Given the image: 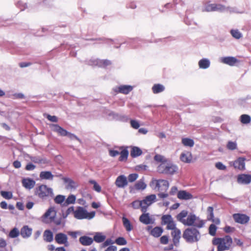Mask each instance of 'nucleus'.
<instances>
[{
    "mask_svg": "<svg viewBox=\"0 0 251 251\" xmlns=\"http://www.w3.org/2000/svg\"><path fill=\"white\" fill-rule=\"evenodd\" d=\"M154 160L160 164L157 166L158 172L167 175H173L178 171L177 166L169 162L164 156L160 154H156Z\"/></svg>",
    "mask_w": 251,
    "mask_h": 251,
    "instance_id": "1",
    "label": "nucleus"
},
{
    "mask_svg": "<svg viewBox=\"0 0 251 251\" xmlns=\"http://www.w3.org/2000/svg\"><path fill=\"white\" fill-rule=\"evenodd\" d=\"M176 218L183 225L188 226H194L200 228L202 227L204 224V222L195 215L190 213L188 215V212L186 210H183L179 213Z\"/></svg>",
    "mask_w": 251,
    "mask_h": 251,
    "instance_id": "2",
    "label": "nucleus"
},
{
    "mask_svg": "<svg viewBox=\"0 0 251 251\" xmlns=\"http://www.w3.org/2000/svg\"><path fill=\"white\" fill-rule=\"evenodd\" d=\"M213 244L218 246L217 251L228 250L232 244V239L229 236H226L223 238H217L213 240Z\"/></svg>",
    "mask_w": 251,
    "mask_h": 251,
    "instance_id": "3",
    "label": "nucleus"
},
{
    "mask_svg": "<svg viewBox=\"0 0 251 251\" xmlns=\"http://www.w3.org/2000/svg\"><path fill=\"white\" fill-rule=\"evenodd\" d=\"M151 187L158 191H167L169 186V182L164 179H152L150 183Z\"/></svg>",
    "mask_w": 251,
    "mask_h": 251,
    "instance_id": "4",
    "label": "nucleus"
},
{
    "mask_svg": "<svg viewBox=\"0 0 251 251\" xmlns=\"http://www.w3.org/2000/svg\"><path fill=\"white\" fill-rule=\"evenodd\" d=\"M183 237L188 242H195L199 240L200 235L196 229L188 228L185 230Z\"/></svg>",
    "mask_w": 251,
    "mask_h": 251,
    "instance_id": "5",
    "label": "nucleus"
},
{
    "mask_svg": "<svg viewBox=\"0 0 251 251\" xmlns=\"http://www.w3.org/2000/svg\"><path fill=\"white\" fill-rule=\"evenodd\" d=\"M95 216V212H88L82 207H78L74 211V217L77 219H91Z\"/></svg>",
    "mask_w": 251,
    "mask_h": 251,
    "instance_id": "6",
    "label": "nucleus"
},
{
    "mask_svg": "<svg viewBox=\"0 0 251 251\" xmlns=\"http://www.w3.org/2000/svg\"><path fill=\"white\" fill-rule=\"evenodd\" d=\"M56 212L54 207H50L41 217V221L45 224H50L54 221Z\"/></svg>",
    "mask_w": 251,
    "mask_h": 251,
    "instance_id": "7",
    "label": "nucleus"
},
{
    "mask_svg": "<svg viewBox=\"0 0 251 251\" xmlns=\"http://www.w3.org/2000/svg\"><path fill=\"white\" fill-rule=\"evenodd\" d=\"M202 11L206 12H211L214 11H229L230 12H235L234 9L233 8H226L223 5L220 4H216L214 3H209L206 4L204 6L203 9H202Z\"/></svg>",
    "mask_w": 251,
    "mask_h": 251,
    "instance_id": "8",
    "label": "nucleus"
},
{
    "mask_svg": "<svg viewBox=\"0 0 251 251\" xmlns=\"http://www.w3.org/2000/svg\"><path fill=\"white\" fill-rule=\"evenodd\" d=\"M36 195L42 199L52 197L53 195L52 189L46 185H41L36 189Z\"/></svg>",
    "mask_w": 251,
    "mask_h": 251,
    "instance_id": "9",
    "label": "nucleus"
},
{
    "mask_svg": "<svg viewBox=\"0 0 251 251\" xmlns=\"http://www.w3.org/2000/svg\"><path fill=\"white\" fill-rule=\"evenodd\" d=\"M245 157H239L234 161L230 162L229 164L233 166L235 169L243 171L245 170Z\"/></svg>",
    "mask_w": 251,
    "mask_h": 251,
    "instance_id": "10",
    "label": "nucleus"
},
{
    "mask_svg": "<svg viewBox=\"0 0 251 251\" xmlns=\"http://www.w3.org/2000/svg\"><path fill=\"white\" fill-rule=\"evenodd\" d=\"M156 196L154 194L150 195L147 196L143 201V212H145L148 206L154 202L156 200Z\"/></svg>",
    "mask_w": 251,
    "mask_h": 251,
    "instance_id": "11",
    "label": "nucleus"
},
{
    "mask_svg": "<svg viewBox=\"0 0 251 251\" xmlns=\"http://www.w3.org/2000/svg\"><path fill=\"white\" fill-rule=\"evenodd\" d=\"M65 184V187L67 189L70 190H75L78 186L77 182L74 181L71 178L64 177L62 178Z\"/></svg>",
    "mask_w": 251,
    "mask_h": 251,
    "instance_id": "12",
    "label": "nucleus"
},
{
    "mask_svg": "<svg viewBox=\"0 0 251 251\" xmlns=\"http://www.w3.org/2000/svg\"><path fill=\"white\" fill-rule=\"evenodd\" d=\"M237 181L240 184H249L251 182V175L244 174L239 175Z\"/></svg>",
    "mask_w": 251,
    "mask_h": 251,
    "instance_id": "13",
    "label": "nucleus"
},
{
    "mask_svg": "<svg viewBox=\"0 0 251 251\" xmlns=\"http://www.w3.org/2000/svg\"><path fill=\"white\" fill-rule=\"evenodd\" d=\"M234 221L241 224H245L249 221V217L245 214H234L233 215Z\"/></svg>",
    "mask_w": 251,
    "mask_h": 251,
    "instance_id": "14",
    "label": "nucleus"
},
{
    "mask_svg": "<svg viewBox=\"0 0 251 251\" xmlns=\"http://www.w3.org/2000/svg\"><path fill=\"white\" fill-rule=\"evenodd\" d=\"M220 62L232 66L238 63V60L234 57L227 56L223 57L219 59Z\"/></svg>",
    "mask_w": 251,
    "mask_h": 251,
    "instance_id": "15",
    "label": "nucleus"
},
{
    "mask_svg": "<svg viewBox=\"0 0 251 251\" xmlns=\"http://www.w3.org/2000/svg\"><path fill=\"white\" fill-rule=\"evenodd\" d=\"M115 183L118 188H124L127 185V178L124 175L119 176L116 178Z\"/></svg>",
    "mask_w": 251,
    "mask_h": 251,
    "instance_id": "16",
    "label": "nucleus"
},
{
    "mask_svg": "<svg viewBox=\"0 0 251 251\" xmlns=\"http://www.w3.org/2000/svg\"><path fill=\"white\" fill-rule=\"evenodd\" d=\"M55 240L56 242L59 244H65L68 246V238L66 234L59 233L57 234L55 236Z\"/></svg>",
    "mask_w": 251,
    "mask_h": 251,
    "instance_id": "17",
    "label": "nucleus"
},
{
    "mask_svg": "<svg viewBox=\"0 0 251 251\" xmlns=\"http://www.w3.org/2000/svg\"><path fill=\"white\" fill-rule=\"evenodd\" d=\"M52 130L57 132L60 136H66L67 131L57 125L52 124L50 125Z\"/></svg>",
    "mask_w": 251,
    "mask_h": 251,
    "instance_id": "18",
    "label": "nucleus"
},
{
    "mask_svg": "<svg viewBox=\"0 0 251 251\" xmlns=\"http://www.w3.org/2000/svg\"><path fill=\"white\" fill-rule=\"evenodd\" d=\"M180 159L181 161L184 163H190L192 159L191 153L188 151L182 152L180 155Z\"/></svg>",
    "mask_w": 251,
    "mask_h": 251,
    "instance_id": "19",
    "label": "nucleus"
},
{
    "mask_svg": "<svg viewBox=\"0 0 251 251\" xmlns=\"http://www.w3.org/2000/svg\"><path fill=\"white\" fill-rule=\"evenodd\" d=\"M133 89V87L130 85H121L115 88V91L127 94Z\"/></svg>",
    "mask_w": 251,
    "mask_h": 251,
    "instance_id": "20",
    "label": "nucleus"
},
{
    "mask_svg": "<svg viewBox=\"0 0 251 251\" xmlns=\"http://www.w3.org/2000/svg\"><path fill=\"white\" fill-rule=\"evenodd\" d=\"M32 229L27 226H24L21 229V234L24 238H27L30 236Z\"/></svg>",
    "mask_w": 251,
    "mask_h": 251,
    "instance_id": "21",
    "label": "nucleus"
},
{
    "mask_svg": "<svg viewBox=\"0 0 251 251\" xmlns=\"http://www.w3.org/2000/svg\"><path fill=\"white\" fill-rule=\"evenodd\" d=\"M22 183L25 188L30 189L33 188L35 185V182L30 178H25L23 179Z\"/></svg>",
    "mask_w": 251,
    "mask_h": 251,
    "instance_id": "22",
    "label": "nucleus"
},
{
    "mask_svg": "<svg viewBox=\"0 0 251 251\" xmlns=\"http://www.w3.org/2000/svg\"><path fill=\"white\" fill-rule=\"evenodd\" d=\"M130 148V155L132 157H138L142 154V151L139 148L135 146H132Z\"/></svg>",
    "mask_w": 251,
    "mask_h": 251,
    "instance_id": "23",
    "label": "nucleus"
},
{
    "mask_svg": "<svg viewBox=\"0 0 251 251\" xmlns=\"http://www.w3.org/2000/svg\"><path fill=\"white\" fill-rule=\"evenodd\" d=\"M146 187L147 185L145 184L144 181L141 179L136 183L134 188L131 190V192L134 193V189L137 190H143L146 188Z\"/></svg>",
    "mask_w": 251,
    "mask_h": 251,
    "instance_id": "24",
    "label": "nucleus"
},
{
    "mask_svg": "<svg viewBox=\"0 0 251 251\" xmlns=\"http://www.w3.org/2000/svg\"><path fill=\"white\" fill-rule=\"evenodd\" d=\"M198 65L200 68L206 69L210 66V61L208 59L203 58L199 61Z\"/></svg>",
    "mask_w": 251,
    "mask_h": 251,
    "instance_id": "25",
    "label": "nucleus"
},
{
    "mask_svg": "<svg viewBox=\"0 0 251 251\" xmlns=\"http://www.w3.org/2000/svg\"><path fill=\"white\" fill-rule=\"evenodd\" d=\"M79 242L84 246H89L93 242V239L88 236H83L79 238Z\"/></svg>",
    "mask_w": 251,
    "mask_h": 251,
    "instance_id": "26",
    "label": "nucleus"
},
{
    "mask_svg": "<svg viewBox=\"0 0 251 251\" xmlns=\"http://www.w3.org/2000/svg\"><path fill=\"white\" fill-rule=\"evenodd\" d=\"M177 197L179 199L189 200L192 198V195L185 191H180L178 192Z\"/></svg>",
    "mask_w": 251,
    "mask_h": 251,
    "instance_id": "27",
    "label": "nucleus"
},
{
    "mask_svg": "<svg viewBox=\"0 0 251 251\" xmlns=\"http://www.w3.org/2000/svg\"><path fill=\"white\" fill-rule=\"evenodd\" d=\"M181 232L179 229L176 228L173 230L172 232V235L173 237V241L175 244L179 242V240L180 237Z\"/></svg>",
    "mask_w": 251,
    "mask_h": 251,
    "instance_id": "28",
    "label": "nucleus"
},
{
    "mask_svg": "<svg viewBox=\"0 0 251 251\" xmlns=\"http://www.w3.org/2000/svg\"><path fill=\"white\" fill-rule=\"evenodd\" d=\"M40 177L41 179L52 180L53 176L50 172L49 171H43L40 174Z\"/></svg>",
    "mask_w": 251,
    "mask_h": 251,
    "instance_id": "29",
    "label": "nucleus"
},
{
    "mask_svg": "<svg viewBox=\"0 0 251 251\" xmlns=\"http://www.w3.org/2000/svg\"><path fill=\"white\" fill-rule=\"evenodd\" d=\"M123 225L126 228V231H130L133 229V226L130 221L126 217H123L122 218Z\"/></svg>",
    "mask_w": 251,
    "mask_h": 251,
    "instance_id": "30",
    "label": "nucleus"
},
{
    "mask_svg": "<svg viewBox=\"0 0 251 251\" xmlns=\"http://www.w3.org/2000/svg\"><path fill=\"white\" fill-rule=\"evenodd\" d=\"M163 232V230L161 227H155L151 231V234L155 237H159Z\"/></svg>",
    "mask_w": 251,
    "mask_h": 251,
    "instance_id": "31",
    "label": "nucleus"
},
{
    "mask_svg": "<svg viewBox=\"0 0 251 251\" xmlns=\"http://www.w3.org/2000/svg\"><path fill=\"white\" fill-rule=\"evenodd\" d=\"M44 238L45 241L50 242L53 240V234L51 231L46 230L44 233Z\"/></svg>",
    "mask_w": 251,
    "mask_h": 251,
    "instance_id": "32",
    "label": "nucleus"
},
{
    "mask_svg": "<svg viewBox=\"0 0 251 251\" xmlns=\"http://www.w3.org/2000/svg\"><path fill=\"white\" fill-rule=\"evenodd\" d=\"M164 86L159 84L154 85L152 88V91L154 94L162 92L164 90Z\"/></svg>",
    "mask_w": 251,
    "mask_h": 251,
    "instance_id": "33",
    "label": "nucleus"
},
{
    "mask_svg": "<svg viewBox=\"0 0 251 251\" xmlns=\"http://www.w3.org/2000/svg\"><path fill=\"white\" fill-rule=\"evenodd\" d=\"M105 236L102 234V233L97 232L94 237V240L96 242L100 243L103 242L105 240Z\"/></svg>",
    "mask_w": 251,
    "mask_h": 251,
    "instance_id": "34",
    "label": "nucleus"
},
{
    "mask_svg": "<svg viewBox=\"0 0 251 251\" xmlns=\"http://www.w3.org/2000/svg\"><path fill=\"white\" fill-rule=\"evenodd\" d=\"M119 160L121 161H125L126 160L128 155V151L127 149H123L120 152Z\"/></svg>",
    "mask_w": 251,
    "mask_h": 251,
    "instance_id": "35",
    "label": "nucleus"
},
{
    "mask_svg": "<svg viewBox=\"0 0 251 251\" xmlns=\"http://www.w3.org/2000/svg\"><path fill=\"white\" fill-rule=\"evenodd\" d=\"M140 221L141 222L148 225L151 223V219L148 214H143L140 217Z\"/></svg>",
    "mask_w": 251,
    "mask_h": 251,
    "instance_id": "36",
    "label": "nucleus"
},
{
    "mask_svg": "<svg viewBox=\"0 0 251 251\" xmlns=\"http://www.w3.org/2000/svg\"><path fill=\"white\" fill-rule=\"evenodd\" d=\"M251 117L248 115L243 114L240 116V121L244 124H248L251 122Z\"/></svg>",
    "mask_w": 251,
    "mask_h": 251,
    "instance_id": "37",
    "label": "nucleus"
},
{
    "mask_svg": "<svg viewBox=\"0 0 251 251\" xmlns=\"http://www.w3.org/2000/svg\"><path fill=\"white\" fill-rule=\"evenodd\" d=\"M182 143L185 146H188L189 147H192L194 145V141L192 139L189 138H183L182 139Z\"/></svg>",
    "mask_w": 251,
    "mask_h": 251,
    "instance_id": "38",
    "label": "nucleus"
},
{
    "mask_svg": "<svg viewBox=\"0 0 251 251\" xmlns=\"http://www.w3.org/2000/svg\"><path fill=\"white\" fill-rule=\"evenodd\" d=\"M76 200V197L74 195H70L69 196V197L66 199L64 205H67L70 204H74L75 203Z\"/></svg>",
    "mask_w": 251,
    "mask_h": 251,
    "instance_id": "39",
    "label": "nucleus"
},
{
    "mask_svg": "<svg viewBox=\"0 0 251 251\" xmlns=\"http://www.w3.org/2000/svg\"><path fill=\"white\" fill-rule=\"evenodd\" d=\"M30 160L31 161L38 164H46L47 162L45 159H42L39 157H31Z\"/></svg>",
    "mask_w": 251,
    "mask_h": 251,
    "instance_id": "40",
    "label": "nucleus"
},
{
    "mask_svg": "<svg viewBox=\"0 0 251 251\" xmlns=\"http://www.w3.org/2000/svg\"><path fill=\"white\" fill-rule=\"evenodd\" d=\"M230 33L234 38L237 39H239L242 37V33L237 29L231 30Z\"/></svg>",
    "mask_w": 251,
    "mask_h": 251,
    "instance_id": "41",
    "label": "nucleus"
},
{
    "mask_svg": "<svg viewBox=\"0 0 251 251\" xmlns=\"http://www.w3.org/2000/svg\"><path fill=\"white\" fill-rule=\"evenodd\" d=\"M0 195L3 198L7 200L12 199L13 197L12 193L10 191H1Z\"/></svg>",
    "mask_w": 251,
    "mask_h": 251,
    "instance_id": "42",
    "label": "nucleus"
},
{
    "mask_svg": "<svg viewBox=\"0 0 251 251\" xmlns=\"http://www.w3.org/2000/svg\"><path fill=\"white\" fill-rule=\"evenodd\" d=\"M74 207L73 206L70 207L66 211L62 212V218H66L71 213H73L74 214Z\"/></svg>",
    "mask_w": 251,
    "mask_h": 251,
    "instance_id": "43",
    "label": "nucleus"
},
{
    "mask_svg": "<svg viewBox=\"0 0 251 251\" xmlns=\"http://www.w3.org/2000/svg\"><path fill=\"white\" fill-rule=\"evenodd\" d=\"M131 205L134 209H138L141 207V210L143 212V204L142 201H135L132 202Z\"/></svg>",
    "mask_w": 251,
    "mask_h": 251,
    "instance_id": "44",
    "label": "nucleus"
},
{
    "mask_svg": "<svg viewBox=\"0 0 251 251\" xmlns=\"http://www.w3.org/2000/svg\"><path fill=\"white\" fill-rule=\"evenodd\" d=\"M237 145L236 142L228 141L226 145V148L229 150H234L237 149Z\"/></svg>",
    "mask_w": 251,
    "mask_h": 251,
    "instance_id": "45",
    "label": "nucleus"
},
{
    "mask_svg": "<svg viewBox=\"0 0 251 251\" xmlns=\"http://www.w3.org/2000/svg\"><path fill=\"white\" fill-rule=\"evenodd\" d=\"M89 183L93 185V189L98 192L101 191V187L94 180L89 181Z\"/></svg>",
    "mask_w": 251,
    "mask_h": 251,
    "instance_id": "46",
    "label": "nucleus"
},
{
    "mask_svg": "<svg viewBox=\"0 0 251 251\" xmlns=\"http://www.w3.org/2000/svg\"><path fill=\"white\" fill-rule=\"evenodd\" d=\"M65 196L63 195H57L54 199V201L58 204H61L64 201Z\"/></svg>",
    "mask_w": 251,
    "mask_h": 251,
    "instance_id": "47",
    "label": "nucleus"
},
{
    "mask_svg": "<svg viewBox=\"0 0 251 251\" xmlns=\"http://www.w3.org/2000/svg\"><path fill=\"white\" fill-rule=\"evenodd\" d=\"M207 220H211L214 218L213 208L212 207L209 206L207 208Z\"/></svg>",
    "mask_w": 251,
    "mask_h": 251,
    "instance_id": "48",
    "label": "nucleus"
},
{
    "mask_svg": "<svg viewBox=\"0 0 251 251\" xmlns=\"http://www.w3.org/2000/svg\"><path fill=\"white\" fill-rule=\"evenodd\" d=\"M19 235V231L17 228H14L9 233V236L11 238L17 237Z\"/></svg>",
    "mask_w": 251,
    "mask_h": 251,
    "instance_id": "49",
    "label": "nucleus"
},
{
    "mask_svg": "<svg viewBox=\"0 0 251 251\" xmlns=\"http://www.w3.org/2000/svg\"><path fill=\"white\" fill-rule=\"evenodd\" d=\"M162 220L164 224H167L173 221V218L169 215H164L162 217Z\"/></svg>",
    "mask_w": 251,
    "mask_h": 251,
    "instance_id": "50",
    "label": "nucleus"
},
{
    "mask_svg": "<svg viewBox=\"0 0 251 251\" xmlns=\"http://www.w3.org/2000/svg\"><path fill=\"white\" fill-rule=\"evenodd\" d=\"M217 227L214 224H211L209 227V233L212 236L216 234Z\"/></svg>",
    "mask_w": 251,
    "mask_h": 251,
    "instance_id": "51",
    "label": "nucleus"
},
{
    "mask_svg": "<svg viewBox=\"0 0 251 251\" xmlns=\"http://www.w3.org/2000/svg\"><path fill=\"white\" fill-rule=\"evenodd\" d=\"M115 243L119 245H125L126 244V241L123 237L118 238L116 240Z\"/></svg>",
    "mask_w": 251,
    "mask_h": 251,
    "instance_id": "52",
    "label": "nucleus"
},
{
    "mask_svg": "<svg viewBox=\"0 0 251 251\" xmlns=\"http://www.w3.org/2000/svg\"><path fill=\"white\" fill-rule=\"evenodd\" d=\"M138 177L137 174H132L128 176V180L129 182H132L134 181Z\"/></svg>",
    "mask_w": 251,
    "mask_h": 251,
    "instance_id": "53",
    "label": "nucleus"
},
{
    "mask_svg": "<svg viewBox=\"0 0 251 251\" xmlns=\"http://www.w3.org/2000/svg\"><path fill=\"white\" fill-rule=\"evenodd\" d=\"M130 125L133 128L137 129L139 127L140 125L139 122L134 120H131L130 121Z\"/></svg>",
    "mask_w": 251,
    "mask_h": 251,
    "instance_id": "54",
    "label": "nucleus"
},
{
    "mask_svg": "<svg viewBox=\"0 0 251 251\" xmlns=\"http://www.w3.org/2000/svg\"><path fill=\"white\" fill-rule=\"evenodd\" d=\"M215 166L218 169L220 170H225L226 168L225 165L220 162L216 163Z\"/></svg>",
    "mask_w": 251,
    "mask_h": 251,
    "instance_id": "55",
    "label": "nucleus"
},
{
    "mask_svg": "<svg viewBox=\"0 0 251 251\" xmlns=\"http://www.w3.org/2000/svg\"><path fill=\"white\" fill-rule=\"evenodd\" d=\"M66 136H67L71 140L75 139L79 142H81V140L76 135L73 133L67 132V134Z\"/></svg>",
    "mask_w": 251,
    "mask_h": 251,
    "instance_id": "56",
    "label": "nucleus"
},
{
    "mask_svg": "<svg viewBox=\"0 0 251 251\" xmlns=\"http://www.w3.org/2000/svg\"><path fill=\"white\" fill-rule=\"evenodd\" d=\"M167 229H172V230H174L175 229H176V225L175 224V223L173 221H172L171 222L168 223L167 224Z\"/></svg>",
    "mask_w": 251,
    "mask_h": 251,
    "instance_id": "57",
    "label": "nucleus"
},
{
    "mask_svg": "<svg viewBox=\"0 0 251 251\" xmlns=\"http://www.w3.org/2000/svg\"><path fill=\"white\" fill-rule=\"evenodd\" d=\"M47 119L51 122H57L58 121V118L55 116H51L50 115H47Z\"/></svg>",
    "mask_w": 251,
    "mask_h": 251,
    "instance_id": "58",
    "label": "nucleus"
},
{
    "mask_svg": "<svg viewBox=\"0 0 251 251\" xmlns=\"http://www.w3.org/2000/svg\"><path fill=\"white\" fill-rule=\"evenodd\" d=\"M147 166L144 165H139L135 167V170L137 171H144L147 169Z\"/></svg>",
    "mask_w": 251,
    "mask_h": 251,
    "instance_id": "59",
    "label": "nucleus"
},
{
    "mask_svg": "<svg viewBox=\"0 0 251 251\" xmlns=\"http://www.w3.org/2000/svg\"><path fill=\"white\" fill-rule=\"evenodd\" d=\"M36 166L31 164V163H28L26 165L25 167V170L27 171H32L35 168Z\"/></svg>",
    "mask_w": 251,
    "mask_h": 251,
    "instance_id": "60",
    "label": "nucleus"
},
{
    "mask_svg": "<svg viewBox=\"0 0 251 251\" xmlns=\"http://www.w3.org/2000/svg\"><path fill=\"white\" fill-rule=\"evenodd\" d=\"M235 230V228L229 226H226L224 228V231L227 233L233 232Z\"/></svg>",
    "mask_w": 251,
    "mask_h": 251,
    "instance_id": "61",
    "label": "nucleus"
},
{
    "mask_svg": "<svg viewBox=\"0 0 251 251\" xmlns=\"http://www.w3.org/2000/svg\"><path fill=\"white\" fill-rule=\"evenodd\" d=\"M109 152L110 155L112 157H115L120 154L119 151L112 150H110Z\"/></svg>",
    "mask_w": 251,
    "mask_h": 251,
    "instance_id": "62",
    "label": "nucleus"
},
{
    "mask_svg": "<svg viewBox=\"0 0 251 251\" xmlns=\"http://www.w3.org/2000/svg\"><path fill=\"white\" fill-rule=\"evenodd\" d=\"M168 242V238L167 236H163L160 238V242L163 244H166Z\"/></svg>",
    "mask_w": 251,
    "mask_h": 251,
    "instance_id": "63",
    "label": "nucleus"
},
{
    "mask_svg": "<svg viewBox=\"0 0 251 251\" xmlns=\"http://www.w3.org/2000/svg\"><path fill=\"white\" fill-rule=\"evenodd\" d=\"M113 242L111 239L106 240L102 245V247H106L108 245L113 244Z\"/></svg>",
    "mask_w": 251,
    "mask_h": 251,
    "instance_id": "64",
    "label": "nucleus"
}]
</instances>
